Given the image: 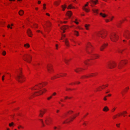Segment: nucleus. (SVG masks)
I'll list each match as a JSON object with an SVG mask.
<instances>
[{"label":"nucleus","instance_id":"41","mask_svg":"<svg viewBox=\"0 0 130 130\" xmlns=\"http://www.w3.org/2000/svg\"><path fill=\"white\" fill-rule=\"evenodd\" d=\"M34 27L35 28H37V25L36 24H34Z\"/></svg>","mask_w":130,"mask_h":130},{"label":"nucleus","instance_id":"55","mask_svg":"<svg viewBox=\"0 0 130 130\" xmlns=\"http://www.w3.org/2000/svg\"><path fill=\"white\" fill-rule=\"evenodd\" d=\"M20 127H22V128H23V127H22L21 126H18V128H19H19H20Z\"/></svg>","mask_w":130,"mask_h":130},{"label":"nucleus","instance_id":"64","mask_svg":"<svg viewBox=\"0 0 130 130\" xmlns=\"http://www.w3.org/2000/svg\"><path fill=\"white\" fill-rule=\"evenodd\" d=\"M40 3H41V2L40 1H38V4H40Z\"/></svg>","mask_w":130,"mask_h":130},{"label":"nucleus","instance_id":"16","mask_svg":"<svg viewBox=\"0 0 130 130\" xmlns=\"http://www.w3.org/2000/svg\"><path fill=\"white\" fill-rule=\"evenodd\" d=\"M46 110L44 109V111L40 110V113L39 116L41 117H42L44 114L45 113Z\"/></svg>","mask_w":130,"mask_h":130},{"label":"nucleus","instance_id":"51","mask_svg":"<svg viewBox=\"0 0 130 130\" xmlns=\"http://www.w3.org/2000/svg\"><path fill=\"white\" fill-rule=\"evenodd\" d=\"M115 108H113L112 110V112H113L115 111Z\"/></svg>","mask_w":130,"mask_h":130},{"label":"nucleus","instance_id":"50","mask_svg":"<svg viewBox=\"0 0 130 130\" xmlns=\"http://www.w3.org/2000/svg\"><path fill=\"white\" fill-rule=\"evenodd\" d=\"M40 32H41V34H42L44 36V37H45V35L43 33V32L42 31H41Z\"/></svg>","mask_w":130,"mask_h":130},{"label":"nucleus","instance_id":"30","mask_svg":"<svg viewBox=\"0 0 130 130\" xmlns=\"http://www.w3.org/2000/svg\"><path fill=\"white\" fill-rule=\"evenodd\" d=\"M51 25V23L50 22H48L47 23L46 26L47 27H50Z\"/></svg>","mask_w":130,"mask_h":130},{"label":"nucleus","instance_id":"25","mask_svg":"<svg viewBox=\"0 0 130 130\" xmlns=\"http://www.w3.org/2000/svg\"><path fill=\"white\" fill-rule=\"evenodd\" d=\"M109 108L107 106H105L103 109V111H107L109 110Z\"/></svg>","mask_w":130,"mask_h":130},{"label":"nucleus","instance_id":"48","mask_svg":"<svg viewBox=\"0 0 130 130\" xmlns=\"http://www.w3.org/2000/svg\"><path fill=\"white\" fill-rule=\"evenodd\" d=\"M120 124H116V125L117 127H119V125H120Z\"/></svg>","mask_w":130,"mask_h":130},{"label":"nucleus","instance_id":"37","mask_svg":"<svg viewBox=\"0 0 130 130\" xmlns=\"http://www.w3.org/2000/svg\"><path fill=\"white\" fill-rule=\"evenodd\" d=\"M89 60H90L89 59H88L87 60H86V61H85L84 62V63L85 64H86V65H88V61H89Z\"/></svg>","mask_w":130,"mask_h":130},{"label":"nucleus","instance_id":"39","mask_svg":"<svg viewBox=\"0 0 130 130\" xmlns=\"http://www.w3.org/2000/svg\"><path fill=\"white\" fill-rule=\"evenodd\" d=\"M73 112V111L71 110L68 111L67 112V113H69V114H70L72 113Z\"/></svg>","mask_w":130,"mask_h":130},{"label":"nucleus","instance_id":"4","mask_svg":"<svg viewBox=\"0 0 130 130\" xmlns=\"http://www.w3.org/2000/svg\"><path fill=\"white\" fill-rule=\"evenodd\" d=\"M110 39L112 41H116L118 39V36L115 33H113L110 36Z\"/></svg>","mask_w":130,"mask_h":130},{"label":"nucleus","instance_id":"3","mask_svg":"<svg viewBox=\"0 0 130 130\" xmlns=\"http://www.w3.org/2000/svg\"><path fill=\"white\" fill-rule=\"evenodd\" d=\"M24 58L23 59L25 61L28 62L30 63L32 59V56L29 54H27L26 56H24Z\"/></svg>","mask_w":130,"mask_h":130},{"label":"nucleus","instance_id":"8","mask_svg":"<svg viewBox=\"0 0 130 130\" xmlns=\"http://www.w3.org/2000/svg\"><path fill=\"white\" fill-rule=\"evenodd\" d=\"M39 85H41V86L36 85V86L37 87H38V88H31V90H38L39 89H41L42 87H43V84H42V83H40L39 84Z\"/></svg>","mask_w":130,"mask_h":130},{"label":"nucleus","instance_id":"33","mask_svg":"<svg viewBox=\"0 0 130 130\" xmlns=\"http://www.w3.org/2000/svg\"><path fill=\"white\" fill-rule=\"evenodd\" d=\"M89 26V25L88 24H86L85 26V27L86 28V29L87 30H88L89 29L88 27Z\"/></svg>","mask_w":130,"mask_h":130},{"label":"nucleus","instance_id":"1","mask_svg":"<svg viewBox=\"0 0 130 130\" xmlns=\"http://www.w3.org/2000/svg\"><path fill=\"white\" fill-rule=\"evenodd\" d=\"M93 48V47L91 44L90 43L88 44L86 48V50L87 53L88 54L91 55V57L92 58V59H96L98 58L99 57V55H98L95 54H91V53Z\"/></svg>","mask_w":130,"mask_h":130},{"label":"nucleus","instance_id":"40","mask_svg":"<svg viewBox=\"0 0 130 130\" xmlns=\"http://www.w3.org/2000/svg\"><path fill=\"white\" fill-rule=\"evenodd\" d=\"M6 53L5 51H4L2 53V54L3 55H5L6 54Z\"/></svg>","mask_w":130,"mask_h":130},{"label":"nucleus","instance_id":"47","mask_svg":"<svg viewBox=\"0 0 130 130\" xmlns=\"http://www.w3.org/2000/svg\"><path fill=\"white\" fill-rule=\"evenodd\" d=\"M75 20L76 21L74 22L75 23H76V24H78V23L77 22H76V21H77V19H75Z\"/></svg>","mask_w":130,"mask_h":130},{"label":"nucleus","instance_id":"42","mask_svg":"<svg viewBox=\"0 0 130 130\" xmlns=\"http://www.w3.org/2000/svg\"><path fill=\"white\" fill-rule=\"evenodd\" d=\"M105 21L106 22H109L110 20L108 19H105Z\"/></svg>","mask_w":130,"mask_h":130},{"label":"nucleus","instance_id":"14","mask_svg":"<svg viewBox=\"0 0 130 130\" xmlns=\"http://www.w3.org/2000/svg\"><path fill=\"white\" fill-rule=\"evenodd\" d=\"M88 2H87L86 4L83 7V9L85 10L86 12H88L90 11V10L86 8L85 7L87 6L88 5Z\"/></svg>","mask_w":130,"mask_h":130},{"label":"nucleus","instance_id":"20","mask_svg":"<svg viewBox=\"0 0 130 130\" xmlns=\"http://www.w3.org/2000/svg\"><path fill=\"white\" fill-rule=\"evenodd\" d=\"M61 76V75H59V74H57L56 75H55L54 76V77H52V79H54L56 78H59L60 77V76Z\"/></svg>","mask_w":130,"mask_h":130},{"label":"nucleus","instance_id":"53","mask_svg":"<svg viewBox=\"0 0 130 130\" xmlns=\"http://www.w3.org/2000/svg\"><path fill=\"white\" fill-rule=\"evenodd\" d=\"M56 92H54L53 94V95H56Z\"/></svg>","mask_w":130,"mask_h":130},{"label":"nucleus","instance_id":"26","mask_svg":"<svg viewBox=\"0 0 130 130\" xmlns=\"http://www.w3.org/2000/svg\"><path fill=\"white\" fill-rule=\"evenodd\" d=\"M24 13V11L22 10H21L19 12V13L20 15H22Z\"/></svg>","mask_w":130,"mask_h":130},{"label":"nucleus","instance_id":"45","mask_svg":"<svg viewBox=\"0 0 130 130\" xmlns=\"http://www.w3.org/2000/svg\"><path fill=\"white\" fill-rule=\"evenodd\" d=\"M42 127H44L45 126V125L43 121H42Z\"/></svg>","mask_w":130,"mask_h":130},{"label":"nucleus","instance_id":"10","mask_svg":"<svg viewBox=\"0 0 130 130\" xmlns=\"http://www.w3.org/2000/svg\"><path fill=\"white\" fill-rule=\"evenodd\" d=\"M97 74V73H92L91 74L89 75H85L83 76L82 78H87L89 77H92L96 75Z\"/></svg>","mask_w":130,"mask_h":130},{"label":"nucleus","instance_id":"44","mask_svg":"<svg viewBox=\"0 0 130 130\" xmlns=\"http://www.w3.org/2000/svg\"><path fill=\"white\" fill-rule=\"evenodd\" d=\"M52 98V96H50V97H49L48 98H47V99L48 100H49L50 99H51V98Z\"/></svg>","mask_w":130,"mask_h":130},{"label":"nucleus","instance_id":"15","mask_svg":"<svg viewBox=\"0 0 130 130\" xmlns=\"http://www.w3.org/2000/svg\"><path fill=\"white\" fill-rule=\"evenodd\" d=\"M27 33L28 36L30 37H31V35H32V32L30 29H29L27 31Z\"/></svg>","mask_w":130,"mask_h":130},{"label":"nucleus","instance_id":"24","mask_svg":"<svg viewBox=\"0 0 130 130\" xmlns=\"http://www.w3.org/2000/svg\"><path fill=\"white\" fill-rule=\"evenodd\" d=\"M100 14L101 15L103 18H105L107 16V14H106L105 13H100Z\"/></svg>","mask_w":130,"mask_h":130},{"label":"nucleus","instance_id":"9","mask_svg":"<svg viewBox=\"0 0 130 130\" xmlns=\"http://www.w3.org/2000/svg\"><path fill=\"white\" fill-rule=\"evenodd\" d=\"M116 64L115 62H113V63H110L108 64V67L110 69L116 67Z\"/></svg>","mask_w":130,"mask_h":130},{"label":"nucleus","instance_id":"58","mask_svg":"<svg viewBox=\"0 0 130 130\" xmlns=\"http://www.w3.org/2000/svg\"><path fill=\"white\" fill-rule=\"evenodd\" d=\"M127 113V112L126 111H124L123 112V114H124L126 113Z\"/></svg>","mask_w":130,"mask_h":130},{"label":"nucleus","instance_id":"22","mask_svg":"<svg viewBox=\"0 0 130 130\" xmlns=\"http://www.w3.org/2000/svg\"><path fill=\"white\" fill-rule=\"evenodd\" d=\"M72 14V12L70 11H68L67 13V14L70 17L71 16ZM70 18V17H69V18Z\"/></svg>","mask_w":130,"mask_h":130},{"label":"nucleus","instance_id":"32","mask_svg":"<svg viewBox=\"0 0 130 130\" xmlns=\"http://www.w3.org/2000/svg\"><path fill=\"white\" fill-rule=\"evenodd\" d=\"M61 7L62 8V10L63 11H64L65 10V9L67 7L66 6V5H64V6L63 5H62Z\"/></svg>","mask_w":130,"mask_h":130},{"label":"nucleus","instance_id":"5","mask_svg":"<svg viewBox=\"0 0 130 130\" xmlns=\"http://www.w3.org/2000/svg\"><path fill=\"white\" fill-rule=\"evenodd\" d=\"M96 34L98 36L101 37L103 38H104L106 36V34L105 33L101 31L97 32Z\"/></svg>","mask_w":130,"mask_h":130},{"label":"nucleus","instance_id":"31","mask_svg":"<svg viewBox=\"0 0 130 130\" xmlns=\"http://www.w3.org/2000/svg\"><path fill=\"white\" fill-rule=\"evenodd\" d=\"M98 0H96V1H94L93 0H91V2L92 3L95 4H96V2H98Z\"/></svg>","mask_w":130,"mask_h":130},{"label":"nucleus","instance_id":"6","mask_svg":"<svg viewBox=\"0 0 130 130\" xmlns=\"http://www.w3.org/2000/svg\"><path fill=\"white\" fill-rule=\"evenodd\" d=\"M126 63V62L124 61H122L120 62L119 63L118 65V68L119 69H121L124 66L123 64H125Z\"/></svg>","mask_w":130,"mask_h":130},{"label":"nucleus","instance_id":"46","mask_svg":"<svg viewBox=\"0 0 130 130\" xmlns=\"http://www.w3.org/2000/svg\"><path fill=\"white\" fill-rule=\"evenodd\" d=\"M5 77L4 75H3L2 77V79L3 81L4 79V77Z\"/></svg>","mask_w":130,"mask_h":130},{"label":"nucleus","instance_id":"11","mask_svg":"<svg viewBox=\"0 0 130 130\" xmlns=\"http://www.w3.org/2000/svg\"><path fill=\"white\" fill-rule=\"evenodd\" d=\"M77 116V115H76V116H73L71 118V119L70 120V121H68V119H66L65 121H64L63 122V124H64L65 123H69L70 122V121H72L75 118L76 116Z\"/></svg>","mask_w":130,"mask_h":130},{"label":"nucleus","instance_id":"49","mask_svg":"<svg viewBox=\"0 0 130 130\" xmlns=\"http://www.w3.org/2000/svg\"><path fill=\"white\" fill-rule=\"evenodd\" d=\"M123 51V50H119L118 51L119 53H122V51Z\"/></svg>","mask_w":130,"mask_h":130},{"label":"nucleus","instance_id":"23","mask_svg":"<svg viewBox=\"0 0 130 130\" xmlns=\"http://www.w3.org/2000/svg\"><path fill=\"white\" fill-rule=\"evenodd\" d=\"M64 42L66 45L67 46H68L69 45V43L67 39H65Z\"/></svg>","mask_w":130,"mask_h":130},{"label":"nucleus","instance_id":"63","mask_svg":"<svg viewBox=\"0 0 130 130\" xmlns=\"http://www.w3.org/2000/svg\"><path fill=\"white\" fill-rule=\"evenodd\" d=\"M73 84H75V83H71L70 84V85H72Z\"/></svg>","mask_w":130,"mask_h":130},{"label":"nucleus","instance_id":"38","mask_svg":"<svg viewBox=\"0 0 130 130\" xmlns=\"http://www.w3.org/2000/svg\"><path fill=\"white\" fill-rule=\"evenodd\" d=\"M13 125H14V123L13 122H12L11 123H9V126L10 127H11L12 126H13Z\"/></svg>","mask_w":130,"mask_h":130},{"label":"nucleus","instance_id":"59","mask_svg":"<svg viewBox=\"0 0 130 130\" xmlns=\"http://www.w3.org/2000/svg\"><path fill=\"white\" fill-rule=\"evenodd\" d=\"M46 15H47L48 16H50V14L48 13H46Z\"/></svg>","mask_w":130,"mask_h":130},{"label":"nucleus","instance_id":"27","mask_svg":"<svg viewBox=\"0 0 130 130\" xmlns=\"http://www.w3.org/2000/svg\"><path fill=\"white\" fill-rule=\"evenodd\" d=\"M60 2V0H59L58 1H56L55 2V4L57 5L58 6L59 5V3Z\"/></svg>","mask_w":130,"mask_h":130},{"label":"nucleus","instance_id":"18","mask_svg":"<svg viewBox=\"0 0 130 130\" xmlns=\"http://www.w3.org/2000/svg\"><path fill=\"white\" fill-rule=\"evenodd\" d=\"M68 27V26H64L62 27L61 28V30H63V32L64 33L65 31L64 30H66Z\"/></svg>","mask_w":130,"mask_h":130},{"label":"nucleus","instance_id":"60","mask_svg":"<svg viewBox=\"0 0 130 130\" xmlns=\"http://www.w3.org/2000/svg\"><path fill=\"white\" fill-rule=\"evenodd\" d=\"M65 99H68V97L67 96H66L65 97Z\"/></svg>","mask_w":130,"mask_h":130},{"label":"nucleus","instance_id":"62","mask_svg":"<svg viewBox=\"0 0 130 130\" xmlns=\"http://www.w3.org/2000/svg\"><path fill=\"white\" fill-rule=\"evenodd\" d=\"M62 36H63L64 37H66V36L65 35H63L62 34Z\"/></svg>","mask_w":130,"mask_h":130},{"label":"nucleus","instance_id":"43","mask_svg":"<svg viewBox=\"0 0 130 130\" xmlns=\"http://www.w3.org/2000/svg\"><path fill=\"white\" fill-rule=\"evenodd\" d=\"M113 18H114V17L113 16H112L111 17V18L109 17V18L110 19V20L111 21H112Z\"/></svg>","mask_w":130,"mask_h":130},{"label":"nucleus","instance_id":"54","mask_svg":"<svg viewBox=\"0 0 130 130\" xmlns=\"http://www.w3.org/2000/svg\"><path fill=\"white\" fill-rule=\"evenodd\" d=\"M7 27L8 28H10V25L9 24H8L7 26Z\"/></svg>","mask_w":130,"mask_h":130},{"label":"nucleus","instance_id":"57","mask_svg":"<svg viewBox=\"0 0 130 130\" xmlns=\"http://www.w3.org/2000/svg\"><path fill=\"white\" fill-rule=\"evenodd\" d=\"M117 115H116V116H114V117H113V119H115V118H116V116H117Z\"/></svg>","mask_w":130,"mask_h":130},{"label":"nucleus","instance_id":"13","mask_svg":"<svg viewBox=\"0 0 130 130\" xmlns=\"http://www.w3.org/2000/svg\"><path fill=\"white\" fill-rule=\"evenodd\" d=\"M52 120L50 118H48L45 119V121L46 124L47 125H49V123H51Z\"/></svg>","mask_w":130,"mask_h":130},{"label":"nucleus","instance_id":"61","mask_svg":"<svg viewBox=\"0 0 130 130\" xmlns=\"http://www.w3.org/2000/svg\"><path fill=\"white\" fill-rule=\"evenodd\" d=\"M104 100L106 101L107 100V99H106V98L105 97H104Z\"/></svg>","mask_w":130,"mask_h":130},{"label":"nucleus","instance_id":"19","mask_svg":"<svg viewBox=\"0 0 130 130\" xmlns=\"http://www.w3.org/2000/svg\"><path fill=\"white\" fill-rule=\"evenodd\" d=\"M123 36L126 38L128 39L130 36V34H126V33H124L123 34Z\"/></svg>","mask_w":130,"mask_h":130},{"label":"nucleus","instance_id":"17","mask_svg":"<svg viewBox=\"0 0 130 130\" xmlns=\"http://www.w3.org/2000/svg\"><path fill=\"white\" fill-rule=\"evenodd\" d=\"M107 45V44H104L102 45L100 48V50L102 51L104 48Z\"/></svg>","mask_w":130,"mask_h":130},{"label":"nucleus","instance_id":"21","mask_svg":"<svg viewBox=\"0 0 130 130\" xmlns=\"http://www.w3.org/2000/svg\"><path fill=\"white\" fill-rule=\"evenodd\" d=\"M83 69L80 68H77L76 69H75L74 71L75 72L77 73H78L79 72L83 70Z\"/></svg>","mask_w":130,"mask_h":130},{"label":"nucleus","instance_id":"2","mask_svg":"<svg viewBox=\"0 0 130 130\" xmlns=\"http://www.w3.org/2000/svg\"><path fill=\"white\" fill-rule=\"evenodd\" d=\"M15 78L20 83H22L24 81L25 77L22 73L21 69L18 71V73L15 76Z\"/></svg>","mask_w":130,"mask_h":130},{"label":"nucleus","instance_id":"56","mask_svg":"<svg viewBox=\"0 0 130 130\" xmlns=\"http://www.w3.org/2000/svg\"><path fill=\"white\" fill-rule=\"evenodd\" d=\"M58 45H57V44H56V49H58L57 47H58Z\"/></svg>","mask_w":130,"mask_h":130},{"label":"nucleus","instance_id":"36","mask_svg":"<svg viewBox=\"0 0 130 130\" xmlns=\"http://www.w3.org/2000/svg\"><path fill=\"white\" fill-rule=\"evenodd\" d=\"M64 60L65 63L67 64H68V62L69 60L66 59H64Z\"/></svg>","mask_w":130,"mask_h":130},{"label":"nucleus","instance_id":"28","mask_svg":"<svg viewBox=\"0 0 130 130\" xmlns=\"http://www.w3.org/2000/svg\"><path fill=\"white\" fill-rule=\"evenodd\" d=\"M92 11L94 13H96L97 14L98 13V10L96 9H92Z\"/></svg>","mask_w":130,"mask_h":130},{"label":"nucleus","instance_id":"35","mask_svg":"<svg viewBox=\"0 0 130 130\" xmlns=\"http://www.w3.org/2000/svg\"><path fill=\"white\" fill-rule=\"evenodd\" d=\"M24 46L25 47H26V48L29 47L30 46L29 44L28 43L25 44Z\"/></svg>","mask_w":130,"mask_h":130},{"label":"nucleus","instance_id":"52","mask_svg":"<svg viewBox=\"0 0 130 130\" xmlns=\"http://www.w3.org/2000/svg\"><path fill=\"white\" fill-rule=\"evenodd\" d=\"M57 127H56L55 126V127H54V129H57ZM57 129H59V128H58Z\"/></svg>","mask_w":130,"mask_h":130},{"label":"nucleus","instance_id":"34","mask_svg":"<svg viewBox=\"0 0 130 130\" xmlns=\"http://www.w3.org/2000/svg\"><path fill=\"white\" fill-rule=\"evenodd\" d=\"M74 34L77 36H78V31L75 30L74 31Z\"/></svg>","mask_w":130,"mask_h":130},{"label":"nucleus","instance_id":"29","mask_svg":"<svg viewBox=\"0 0 130 130\" xmlns=\"http://www.w3.org/2000/svg\"><path fill=\"white\" fill-rule=\"evenodd\" d=\"M75 8L74 7H72L71 4L69 5L68 7V9H71V8Z\"/></svg>","mask_w":130,"mask_h":130},{"label":"nucleus","instance_id":"7","mask_svg":"<svg viewBox=\"0 0 130 130\" xmlns=\"http://www.w3.org/2000/svg\"><path fill=\"white\" fill-rule=\"evenodd\" d=\"M46 91L47 90L45 89H43V91L41 90H40L39 91L36 92L34 94V95L37 96L41 95L42 93H44V92Z\"/></svg>","mask_w":130,"mask_h":130},{"label":"nucleus","instance_id":"12","mask_svg":"<svg viewBox=\"0 0 130 130\" xmlns=\"http://www.w3.org/2000/svg\"><path fill=\"white\" fill-rule=\"evenodd\" d=\"M49 73H51L53 69L51 65H47L46 67Z\"/></svg>","mask_w":130,"mask_h":130}]
</instances>
